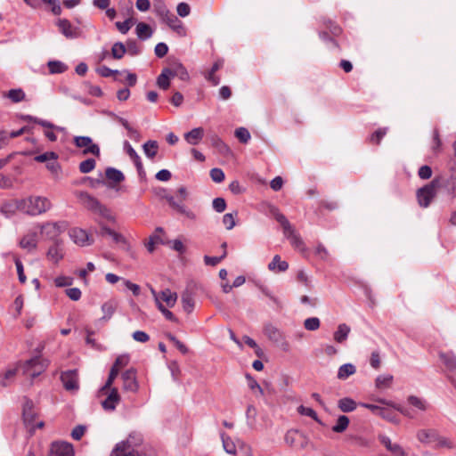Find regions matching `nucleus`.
I'll use <instances>...</instances> for the list:
<instances>
[{
  "mask_svg": "<svg viewBox=\"0 0 456 456\" xmlns=\"http://www.w3.org/2000/svg\"><path fill=\"white\" fill-rule=\"evenodd\" d=\"M416 438L424 446L435 450L452 449L454 447L452 441L441 436L436 428H420L416 432Z\"/></svg>",
  "mask_w": 456,
  "mask_h": 456,
  "instance_id": "nucleus-1",
  "label": "nucleus"
},
{
  "mask_svg": "<svg viewBox=\"0 0 456 456\" xmlns=\"http://www.w3.org/2000/svg\"><path fill=\"white\" fill-rule=\"evenodd\" d=\"M20 212L35 216L51 209L52 203L46 197L29 196L25 199H20Z\"/></svg>",
  "mask_w": 456,
  "mask_h": 456,
  "instance_id": "nucleus-2",
  "label": "nucleus"
},
{
  "mask_svg": "<svg viewBox=\"0 0 456 456\" xmlns=\"http://www.w3.org/2000/svg\"><path fill=\"white\" fill-rule=\"evenodd\" d=\"M270 213L273 216L275 220L281 225L283 229V234L284 236L289 240L291 245L299 250L305 249V243L299 234H297L293 228V226L290 224L287 217L280 212V210L272 206L270 208Z\"/></svg>",
  "mask_w": 456,
  "mask_h": 456,
  "instance_id": "nucleus-3",
  "label": "nucleus"
},
{
  "mask_svg": "<svg viewBox=\"0 0 456 456\" xmlns=\"http://www.w3.org/2000/svg\"><path fill=\"white\" fill-rule=\"evenodd\" d=\"M143 441L142 435L132 432L126 441H122L115 446L110 456H139V447Z\"/></svg>",
  "mask_w": 456,
  "mask_h": 456,
  "instance_id": "nucleus-4",
  "label": "nucleus"
},
{
  "mask_svg": "<svg viewBox=\"0 0 456 456\" xmlns=\"http://www.w3.org/2000/svg\"><path fill=\"white\" fill-rule=\"evenodd\" d=\"M48 366V361L41 356H35L20 364V368L24 375L34 379L43 373Z\"/></svg>",
  "mask_w": 456,
  "mask_h": 456,
  "instance_id": "nucleus-5",
  "label": "nucleus"
},
{
  "mask_svg": "<svg viewBox=\"0 0 456 456\" xmlns=\"http://www.w3.org/2000/svg\"><path fill=\"white\" fill-rule=\"evenodd\" d=\"M440 183L441 181L439 179H433L428 184L417 191V200L421 208H428L430 205L436 197V190L440 188Z\"/></svg>",
  "mask_w": 456,
  "mask_h": 456,
  "instance_id": "nucleus-6",
  "label": "nucleus"
},
{
  "mask_svg": "<svg viewBox=\"0 0 456 456\" xmlns=\"http://www.w3.org/2000/svg\"><path fill=\"white\" fill-rule=\"evenodd\" d=\"M69 224L66 221L59 222H47L40 226L41 233L45 236L47 240L55 241H62L59 236L66 231Z\"/></svg>",
  "mask_w": 456,
  "mask_h": 456,
  "instance_id": "nucleus-7",
  "label": "nucleus"
},
{
  "mask_svg": "<svg viewBox=\"0 0 456 456\" xmlns=\"http://www.w3.org/2000/svg\"><path fill=\"white\" fill-rule=\"evenodd\" d=\"M77 197L81 203L89 210L101 215L103 217L110 216V210L103 206L96 198L86 191H80Z\"/></svg>",
  "mask_w": 456,
  "mask_h": 456,
  "instance_id": "nucleus-8",
  "label": "nucleus"
},
{
  "mask_svg": "<svg viewBox=\"0 0 456 456\" xmlns=\"http://www.w3.org/2000/svg\"><path fill=\"white\" fill-rule=\"evenodd\" d=\"M264 334L273 343L278 345L284 352L289 350V344L285 339L283 333L271 323L265 324L264 327Z\"/></svg>",
  "mask_w": 456,
  "mask_h": 456,
  "instance_id": "nucleus-9",
  "label": "nucleus"
},
{
  "mask_svg": "<svg viewBox=\"0 0 456 456\" xmlns=\"http://www.w3.org/2000/svg\"><path fill=\"white\" fill-rule=\"evenodd\" d=\"M73 143L77 148L83 149V154H92L100 157L101 151L98 144L93 142V139L89 136H74Z\"/></svg>",
  "mask_w": 456,
  "mask_h": 456,
  "instance_id": "nucleus-10",
  "label": "nucleus"
},
{
  "mask_svg": "<svg viewBox=\"0 0 456 456\" xmlns=\"http://www.w3.org/2000/svg\"><path fill=\"white\" fill-rule=\"evenodd\" d=\"M284 440L289 446L296 449H305L307 447L309 443L306 436L297 429H290L287 431Z\"/></svg>",
  "mask_w": 456,
  "mask_h": 456,
  "instance_id": "nucleus-11",
  "label": "nucleus"
},
{
  "mask_svg": "<svg viewBox=\"0 0 456 456\" xmlns=\"http://www.w3.org/2000/svg\"><path fill=\"white\" fill-rule=\"evenodd\" d=\"M22 416L24 423L30 427L31 429H35L36 428H43L44 422L39 421L38 423H35V419L37 417V412L34 410V404L31 400L27 399L23 404Z\"/></svg>",
  "mask_w": 456,
  "mask_h": 456,
  "instance_id": "nucleus-12",
  "label": "nucleus"
},
{
  "mask_svg": "<svg viewBox=\"0 0 456 456\" xmlns=\"http://www.w3.org/2000/svg\"><path fill=\"white\" fill-rule=\"evenodd\" d=\"M122 389L126 392L136 393L139 384L136 379V370L130 368L121 374Z\"/></svg>",
  "mask_w": 456,
  "mask_h": 456,
  "instance_id": "nucleus-13",
  "label": "nucleus"
},
{
  "mask_svg": "<svg viewBox=\"0 0 456 456\" xmlns=\"http://www.w3.org/2000/svg\"><path fill=\"white\" fill-rule=\"evenodd\" d=\"M56 25L59 31L67 38L75 39L82 36L81 28L73 26L68 19H59Z\"/></svg>",
  "mask_w": 456,
  "mask_h": 456,
  "instance_id": "nucleus-14",
  "label": "nucleus"
},
{
  "mask_svg": "<svg viewBox=\"0 0 456 456\" xmlns=\"http://www.w3.org/2000/svg\"><path fill=\"white\" fill-rule=\"evenodd\" d=\"M61 380L67 391L74 392L77 391L79 388L78 372L76 369L62 371Z\"/></svg>",
  "mask_w": 456,
  "mask_h": 456,
  "instance_id": "nucleus-15",
  "label": "nucleus"
},
{
  "mask_svg": "<svg viewBox=\"0 0 456 456\" xmlns=\"http://www.w3.org/2000/svg\"><path fill=\"white\" fill-rule=\"evenodd\" d=\"M165 199L168 202L169 206L175 210L177 213L186 216L187 218L191 220L196 219V215L193 211L189 209L184 204L183 201L175 196L172 195H167L165 196Z\"/></svg>",
  "mask_w": 456,
  "mask_h": 456,
  "instance_id": "nucleus-16",
  "label": "nucleus"
},
{
  "mask_svg": "<svg viewBox=\"0 0 456 456\" xmlns=\"http://www.w3.org/2000/svg\"><path fill=\"white\" fill-rule=\"evenodd\" d=\"M107 395L105 400L102 402V406L105 411H114L117 407V404L120 402V395L118 394L117 387H112L108 389L103 394H99V395Z\"/></svg>",
  "mask_w": 456,
  "mask_h": 456,
  "instance_id": "nucleus-17",
  "label": "nucleus"
},
{
  "mask_svg": "<svg viewBox=\"0 0 456 456\" xmlns=\"http://www.w3.org/2000/svg\"><path fill=\"white\" fill-rule=\"evenodd\" d=\"M49 456H74L73 446L67 442H54L51 445Z\"/></svg>",
  "mask_w": 456,
  "mask_h": 456,
  "instance_id": "nucleus-18",
  "label": "nucleus"
},
{
  "mask_svg": "<svg viewBox=\"0 0 456 456\" xmlns=\"http://www.w3.org/2000/svg\"><path fill=\"white\" fill-rule=\"evenodd\" d=\"M70 239L78 246L85 247L91 245L93 240L90 239L87 232L80 228H72L69 232Z\"/></svg>",
  "mask_w": 456,
  "mask_h": 456,
  "instance_id": "nucleus-19",
  "label": "nucleus"
},
{
  "mask_svg": "<svg viewBox=\"0 0 456 456\" xmlns=\"http://www.w3.org/2000/svg\"><path fill=\"white\" fill-rule=\"evenodd\" d=\"M46 257L49 261L58 264L64 257L63 242H53L47 250Z\"/></svg>",
  "mask_w": 456,
  "mask_h": 456,
  "instance_id": "nucleus-20",
  "label": "nucleus"
},
{
  "mask_svg": "<svg viewBox=\"0 0 456 456\" xmlns=\"http://www.w3.org/2000/svg\"><path fill=\"white\" fill-rule=\"evenodd\" d=\"M162 20L180 37L186 36V29L183 27V22L174 13H168V15Z\"/></svg>",
  "mask_w": 456,
  "mask_h": 456,
  "instance_id": "nucleus-21",
  "label": "nucleus"
},
{
  "mask_svg": "<svg viewBox=\"0 0 456 456\" xmlns=\"http://www.w3.org/2000/svg\"><path fill=\"white\" fill-rule=\"evenodd\" d=\"M124 150L126 151V154L129 156V158L132 159L134 166L136 167L139 175H145V172L140 156L137 154L135 150L131 146V144L127 141L124 142Z\"/></svg>",
  "mask_w": 456,
  "mask_h": 456,
  "instance_id": "nucleus-22",
  "label": "nucleus"
},
{
  "mask_svg": "<svg viewBox=\"0 0 456 456\" xmlns=\"http://www.w3.org/2000/svg\"><path fill=\"white\" fill-rule=\"evenodd\" d=\"M379 440L381 444H383L386 449L395 456H405V452L403 447L398 444H393L388 436L385 435H379Z\"/></svg>",
  "mask_w": 456,
  "mask_h": 456,
  "instance_id": "nucleus-23",
  "label": "nucleus"
},
{
  "mask_svg": "<svg viewBox=\"0 0 456 456\" xmlns=\"http://www.w3.org/2000/svg\"><path fill=\"white\" fill-rule=\"evenodd\" d=\"M440 359L443 361L444 365L449 371V378L453 381L456 378V357L452 354H440Z\"/></svg>",
  "mask_w": 456,
  "mask_h": 456,
  "instance_id": "nucleus-24",
  "label": "nucleus"
},
{
  "mask_svg": "<svg viewBox=\"0 0 456 456\" xmlns=\"http://www.w3.org/2000/svg\"><path fill=\"white\" fill-rule=\"evenodd\" d=\"M20 247L21 248L27 249L28 251H32L37 247V232H29L23 236L20 240Z\"/></svg>",
  "mask_w": 456,
  "mask_h": 456,
  "instance_id": "nucleus-25",
  "label": "nucleus"
},
{
  "mask_svg": "<svg viewBox=\"0 0 456 456\" xmlns=\"http://www.w3.org/2000/svg\"><path fill=\"white\" fill-rule=\"evenodd\" d=\"M167 69H169L172 77H177L183 81H187L190 78L186 68L181 62H175Z\"/></svg>",
  "mask_w": 456,
  "mask_h": 456,
  "instance_id": "nucleus-26",
  "label": "nucleus"
},
{
  "mask_svg": "<svg viewBox=\"0 0 456 456\" xmlns=\"http://www.w3.org/2000/svg\"><path fill=\"white\" fill-rule=\"evenodd\" d=\"M441 181L440 187H443L452 196H456V172L452 173L449 177H439Z\"/></svg>",
  "mask_w": 456,
  "mask_h": 456,
  "instance_id": "nucleus-27",
  "label": "nucleus"
},
{
  "mask_svg": "<svg viewBox=\"0 0 456 456\" xmlns=\"http://www.w3.org/2000/svg\"><path fill=\"white\" fill-rule=\"evenodd\" d=\"M204 136L202 127H196L184 134V139L191 145H197Z\"/></svg>",
  "mask_w": 456,
  "mask_h": 456,
  "instance_id": "nucleus-28",
  "label": "nucleus"
},
{
  "mask_svg": "<svg viewBox=\"0 0 456 456\" xmlns=\"http://www.w3.org/2000/svg\"><path fill=\"white\" fill-rule=\"evenodd\" d=\"M288 268V262L282 261L279 255H275L272 261L268 264V269L274 273H282L287 271Z\"/></svg>",
  "mask_w": 456,
  "mask_h": 456,
  "instance_id": "nucleus-29",
  "label": "nucleus"
},
{
  "mask_svg": "<svg viewBox=\"0 0 456 456\" xmlns=\"http://www.w3.org/2000/svg\"><path fill=\"white\" fill-rule=\"evenodd\" d=\"M24 120L28 121V122H33V123H36L45 128H48V129H51V130H58V131H63L64 128L63 127H61V126H55L54 124H53L52 122L50 121H47V120H45V119H42V118H37V117H34V116H31V115H26L24 116L23 118Z\"/></svg>",
  "mask_w": 456,
  "mask_h": 456,
  "instance_id": "nucleus-30",
  "label": "nucleus"
},
{
  "mask_svg": "<svg viewBox=\"0 0 456 456\" xmlns=\"http://www.w3.org/2000/svg\"><path fill=\"white\" fill-rule=\"evenodd\" d=\"M351 331L350 327L346 323H341L338 326L337 330L333 334V338L337 343L345 342Z\"/></svg>",
  "mask_w": 456,
  "mask_h": 456,
  "instance_id": "nucleus-31",
  "label": "nucleus"
},
{
  "mask_svg": "<svg viewBox=\"0 0 456 456\" xmlns=\"http://www.w3.org/2000/svg\"><path fill=\"white\" fill-rule=\"evenodd\" d=\"M338 407L343 412H352L356 409L357 403L350 397H344L338 400Z\"/></svg>",
  "mask_w": 456,
  "mask_h": 456,
  "instance_id": "nucleus-32",
  "label": "nucleus"
},
{
  "mask_svg": "<svg viewBox=\"0 0 456 456\" xmlns=\"http://www.w3.org/2000/svg\"><path fill=\"white\" fill-rule=\"evenodd\" d=\"M355 371H356V368L354 364L345 363L338 368L337 377L338 379L345 380L349 376L354 374Z\"/></svg>",
  "mask_w": 456,
  "mask_h": 456,
  "instance_id": "nucleus-33",
  "label": "nucleus"
},
{
  "mask_svg": "<svg viewBox=\"0 0 456 456\" xmlns=\"http://www.w3.org/2000/svg\"><path fill=\"white\" fill-rule=\"evenodd\" d=\"M170 75L169 69L164 68L157 78V85L160 89L167 90L170 86Z\"/></svg>",
  "mask_w": 456,
  "mask_h": 456,
  "instance_id": "nucleus-34",
  "label": "nucleus"
},
{
  "mask_svg": "<svg viewBox=\"0 0 456 456\" xmlns=\"http://www.w3.org/2000/svg\"><path fill=\"white\" fill-rule=\"evenodd\" d=\"M135 32L137 37L141 40H146L152 36V30L151 27L143 22H139L136 26Z\"/></svg>",
  "mask_w": 456,
  "mask_h": 456,
  "instance_id": "nucleus-35",
  "label": "nucleus"
},
{
  "mask_svg": "<svg viewBox=\"0 0 456 456\" xmlns=\"http://www.w3.org/2000/svg\"><path fill=\"white\" fill-rule=\"evenodd\" d=\"M105 175L107 179H109L110 181H113L114 183H121L125 180V175H123V173L120 170L114 167H107L105 170Z\"/></svg>",
  "mask_w": 456,
  "mask_h": 456,
  "instance_id": "nucleus-36",
  "label": "nucleus"
},
{
  "mask_svg": "<svg viewBox=\"0 0 456 456\" xmlns=\"http://www.w3.org/2000/svg\"><path fill=\"white\" fill-rule=\"evenodd\" d=\"M183 307L185 312L191 313L194 308V299L191 292L185 290L183 292L181 297Z\"/></svg>",
  "mask_w": 456,
  "mask_h": 456,
  "instance_id": "nucleus-37",
  "label": "nucleus"
},
{
  "mask_svg": "<svg viewBox=\"0 0 456 456\" xmlns=\"http://www.w3.org/2000/svg\"><path fill=\"white\" fill-rule=\"evenodd\" d=\"M143 151L147 158L153 159L158 152L159 144L157 141H147L143 145Z\"/></svg>",
  "mask_w": 456,
  "mask_h": 456,
  "instance_id": "nucleus-38",
  "label": "nucleus"
},
{
  "mask_svg": "<svg viewBox=\"0 0 456 456\" xmlns=\"http://www.w3.org/2000/svg\"><path fill=\"white\" fill-rule=\"evenodd\" d=\"M221 439H222L223 447H224V451L227 453L232 454V455L236 454V452H237L236 445H235L234 442L231 439V437L228 436L225 433L222 432Z\"/></svg>",
  "mask_w": 456,
  "mask_h": 456,
  "instance_id": "nucleus-39",
  "label": "nucleus"
},
{
  "mask_svg": "<svg viewBox=\"0 0 456 456\" xmlns=\"http://www.w3.org/2000/svg\"><path fill=\"white\" fill-rule=\"evenodd\" d=\"M349 423L350 420L347 416L340 415L331 429L335 433H343L348 428Z\"/></svg>",
  "mask_w": 456,
  "mask_h": 456,
  "instance_id": "nucleus-40",
  "label": "nucleus"
},
{
  "mask_svg": "<svg viewBox=\"0 0 456 456\" xmlns=\"http://www.w3.org/2000/svg\"><path fill=\"white\" fill-rule=\"evenodd\" d=\"M47 66L51 74H61L65 72L68 69L67 65L60 61H50Z\"/></svg>",
  "mask_w": 456,
  "mask_h": 456,
  "instance_id": "nucleus-41",
  "label": "nucleus"
},
{
  "mask_svg": "<svg viewBox=\"0 0 456 456\" xmlns=\"http://www.w3.org/2000/svg\"><path fill=\"white\" fill-rule=\"evenodd\" d=\"M393 382L392 375H379L375 380L376 387L379 389H386L390 387Z\"/></svg>",
  "mask_w": 456,
  "mask_h": 456,
  "instance_id": "nucleus-42",
  "label": "nucleus"
},
{
  "mask_svg": "<svg viewBox=\"0 0 456 456\" xmlns=\"http://www.w3.org/2000/svg\"><path fill=\"white\" fill-rule=\"evenodd\" d=\"M297 412L300 415L310 417L320 425H323L322 421L319 419L316 411L312 408L300 405L297 407Z\"/></svg>",
  "mask_w": 456,
  "mask_h": 456,
  "instance_id": "nucleus-43",
  "label": "nucleus"
},
{
  "mask_svg": "<svg viewBox=\"0 0 456 456\" xmlns=\"http://www.w3.org/2000/svg\"><path fill=\"white\" fill-rule=\"evenodd\" d=\"M119 371H118L116 369L110 368L108 379L105 382V384L100 388L98 394H103L108 389L112 388V384L115 380V379L118 377Z\"/></svg>",
  "mask_w": 456,
  "mask_h": 456,
  "instance_id": "nucleus-44",
  "label": "nucleus"
},
{
  "mask_svg": "<svg viewBox=\"0 0 456 456\" xmlns=\"http://www.w3.org/2000/svg\"><path fill=\"white\" fill-rule=\"evenodd\" d=\"M126 53V45L121 42H116L113 44L111 47V56L116 60H120L123 58L125 53Z\"/></svg>",
  "mask_w": 456,
  "mask_h": 456,
  "instance_id": "nucleus-45",
  "label": "nucleus"
},
{
  "mask_svg": "<svg viewBox=\"0 0 456 456\" xmlns=\"http://www.w3.org/2000/svg\"><path fill=\"white\" fill-rule=\"evenodd\" d=\"M116 310L115 304L113 302H105L102 305V311L103 312V316L99 321H108L110 320L112 315L114 314Z\"/></svg>",
  "mask_w": 456,
  "mask_h": 456,
  "instance_id": "nucleus-46",
  "label": "nucleus"
},
{
  "mask_svg": "<svg viewBox=\"0 0 456 456\" xmlns=\"http://www.w3.org/2000/svg\"><path fill=\"white\" fill-rule=\"evenodd\" d=\"M20 200H18V199L12 200L9 202L3 204L2 208H1V211L5 214H7V213L12 214L16 210L20 211Z\"/></svg>",
  "mask_w": 456,
  "mask_h": 456,
  "instance_id": "nucleus-47",
  "label": "nucleus"
},
{
  "mask_svg": "<svg viewBox=\"0 0 456 456\" xmlns=\"http://www.w3.org/2000/svg\"><path fill=\"white\" fill-rule=\"evenodd\" d=\"M160 298L165 301L168 306L172 307L176 302L177 295L167 289L161 291Z\"/></svg>",
  "mask_w": 456,
  "mask_h": 456,
  "instance_id": "nucleus-48",
  "label": "nucleus"
},
{
  "mask_svg": "<svg viewBox=\"0 0 456 456\" xmlns=\"http://www.w3.org/2000/svg\"><path fill=\"white\" fill-rule=\"evenodd\" d=\"M7 97L12 102H20L25 99V93L22 89H11L8 94Z\"/></svg>",
  "mask_w": 456,
  "mask_h": 456,
  "instance_id": "nucleus-49",
  "label": "nucleus"
},
{
  "mask_svg": "<svg viewBox=\"0 0 456 456\" xmlns=\"http://www.w3.org/2000/svg\"><path fill=\"white\" fill-rule=\"evenodd\" d=\"M96 162L94 159H86L79 164V171L83 174H87L95 168Z\"/></svg>",
  "mask_w": 456,
  "mask_h": 456,
  "instance_id": "nucleus-50",
  "label": "nucleus"
},
{
  "mask_svg": "<svg viewBox=\"0 0 456 456\" xmlns=\"http://www.w3.org/2000/svg\"><path fill=\"white\" fill-rule=\"evenodd\" d=\"M387 128L382 127L376 130L374 133H372L369 138L370 142L374 144H379L382 138L387 134Z\"/></svg>",
  "mask_w": 456,
  "mask_h": 456,
  "instance_id": "nucleus-51",
  "label": "nucleus"
},
{
  "mask_svg": "<svg viewBox=\"0 0 456 456\" xmlns=\"http://www.w3.org/2000/svg\"><path fill=\"white\" fill-rule=\"evenodd\" d=\"M129 363V355L128 354H121L118 355L111 368L116 369L118 371H120L121 369L126 367Z\"/></svg>",
  "mask_w": 456,
  "mask_h": 456,
  "instance_id": "nucleus-52",
  "label": "nucleus"
},
{
  "mask_svg": "<svg viewBox=\"0 0 456 456\" xmlns=\"http://www.w3.org/2000/svg\"><path fill=\"white\" fill-rule=\"evenodd\" d=\"M234 134L238 138V140L242 143H247L251 138L250 133L245 127L237 128L235 130Z\"/></svg>",
  "mask_w": 456,
  "mask_h": 456,
  "instance_id": "nucleus-53",
  "label": "nucleus"
},
{
  "mask_svg": "<svg viewBox=\"0 0 456 456\" xmlns=\"http://www.w3.org/2000/svg\"><path fill=\"white\" fill-rule=\"evenodd\" d=\"M154 12L161 20H164L170 13V11L163 2L154 4Z\"/></svg>",
  "mask_w": 456,
  "mask_h": 456,
  "instance_id": "nucleus-54",
  "label": "nucleus"
},
{
  "mask_svg": "<svg viewBox=\"0 0 456 456\" xmlns=\"http://www.w3.org/2000/svg\"><path fill=\"white\" fill-rule=\"evenodd\" d=\"M379 416L393 423L398 422L396 414L392 410L386 407H382Z\"/></svg>",
  "mask_w": 456,
  "mask_h": 456,
  "instance_id": "nucleus-55",
  "label": "nucleus"
},
{
  "mask_svg": "<svg viewBox=\"0 0 456 456\" xmlns=\"http://www.w3.org/2000/svg\"><path fill=\"white\" fill-rule=\"evenodd\" d=\"M58 159V155L53 151H47L43 154L37 155L35 157V160L37 162H46L48 163L51 160H56Z\"/></svg>",
  "mask_w": 456,
  "mask_h": 456,
  "instance_id": "nucleus-56",
  "label": "nucleus"
},
{
  "mask_svg": "<svg viewBox=\"0 0 456 456\" xmlns=\"http://www.w3.org/2000/svg\"><path fill=\"white\" fill-rule=\"evenodd\" d=\"M120 124L127 130V133H128V136L134 140V141H139L140 139V133L133 128L127 120H120Z\"/></svg>",
  "mask_w": 456,
  "mask_h": 456,
  "instance_id": "nucleus-57",
  "label": "nucleus"
},
{
  "mask_svg": "<svg viewBox=\"0 0 456 456\" xmlns=\"http://www.w3.org/2000/svg\"><path fill=\"white\" fill-rule=\"evenodd\" d=\"M304 326L307 330L314 331L319 329L320 320L317 317H310L305 320Z\"/></svg>",
  "mask_w": 456,
  "mask_h": 456,
  "instance_id": "nucleus-58",
  "label": "nucleus"
},
{
  "mask_svg": "<svg viewBox=\"0 0 456 456\" xmlns=\"http://www.w3.org/2000/svg\"><path fill=\"white\" fill-rule=\"evenodd\" d=\"M214 147H216L221 153L226 154L230 152V149L227 144L219 137L216 136L212 139Z\"/></svg>",
  "mask_w": 456,
  "mask_h": 456,
  "instance_id": "nucleus-59",
  "label": "nucleus"
},
{
  "mask_svg": "<svg viewBox=\"0 0 456 456\" xmlns=\"http://www.w3.org/2000/svg\"><path fill=\"white\" fill-rule=\"evenodd\" d=\"M125 45L126 47V53L132 56L138 55L141 52L136 41L134 39L127 40Z\"/></svg>",
  "mask_w": 456,
  "mask_h": 456,
  "instance_id": "nucleus-60",
  "label": "nucleus"
},
{
  "mask_svg": "<svg viewBox=\"0 0 456 456\" xmlns=\"http://www.w3.org/2000/svg\"><path fill=\"white\" fill-rule=\"evenodd\" d=\"M132 26H133V20L130 18L126 19L123 22H120V21L116 22L117 28L123 35H126L130 30Z\"/></svg>",
  "mask_w": 456,
  "mask_h": 456,
  "instance_id": "nucleus-61",
  "label": "nucleus"
},
{
  "mask_svg": "<svg viewBox=\"0 0 456 456\" xmlns=\"http://www.w3.org/2000/svg\"><path fill=\"white\" fill-rule=\"evenodd\" d=\"M159 243H162L160 236L159 234H152L150 236L149 241L146 243L145 246L147 248V250L150 253H152L155 249V245Z\"/></svg>",
  "mask_w": 456,
  "mask_h": 456,
  "instance_id": "nucleus-62",
  "label": "nucleus"
},
{
  "mask_svg": "<svg viewBox=\"0 0 456 456\" xmlns=\"http://www.w3.org/2000/svg\"><path fill=\"white\" fill-rule=\"evenodd\" d=\"M42 3L45 4H49L51 6V12L54 15H60L62 12L60 2L58 0H42Z\"/></svg>",
  "mask_w": 456,
  "mask_h": 456,
  "instance_id": "nucleus-63",
  "label": "nucleus"
},
{
  "mask_svg": "<svg viewBox=\"0 0 456 456\" xmlns=\"http://www.w3.org/2000/svg\"><path fill=\"white\" fill-rule=\"evenodd\" d=\"M210 177L215 183H222L224 180V173L221 168L215 167L210 170Z\"/></svg>",
  "mask_w": 456,
  "mask_h": 456,
  "instance_id": "nucleus-64",
  "label": "nucleus"
}]
</instances>
